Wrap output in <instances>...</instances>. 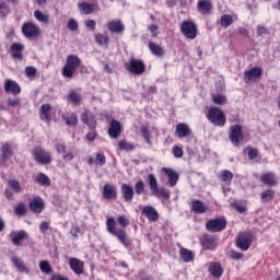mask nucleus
I'll use <instances>...</instances> for the list:
<instances>
[{"mask_svg": "<svg viewBox=\"0 0 280 280\" xmlns=\"http://www.w3.org/2000/svg\"><path fill=\"white\" fill-rule=\"evenodd\" d=\"M117 229V221H115V218L110 217L106 220V231L109 233V235H113L118 240V242L125 246V248H130L132 246V241L128 238V234H126V230L124 229Z\"/></svg>", "mask_w": 280, "mask_h": 280, "instance_id": "obj_1", "label": "nucleus"}, {"mask_svg": "<svg viewBox=\"0 0 280 280\" xmlns=\"http://www.w3.org/2000/svg\"><path fill=\"white\" fill-rule=\"evenodd\" d=\"M82 65V60L78 55H70L66 58V65L62 68V75L63 78H68V80H71L73 75H75V71L80 69V66Z\"/></svg>", "mask_w": 280, "mask_h": 280, "instance_id": "obj_2", "label": "nucleus"}, {"mask_svg": "<svg viewBox=\"0 0 280 280\" xmlns=\"http://www.w3.org/2000/svg\"><path fill=\"white\" fill-rule=\"evenodd\" d=\"M149 187L151 195L155 198H164V200H170L172 192L167 188H159V180L154 174H149Z\"/></svg>", "mask_w": 280, "mask_h": 280, "instance_id": "obj_3", "label": "nucleus"}, {"mask_svg": "<svg viewBox=\"0 0 280 280\" xmlns=\"http://www.w3.org/2000/svg\"><path fill=\"white\" fill-rule=\"evenodd\" d=\"M207 119L210 124L218 126L219 128H224V126H226V114L219 107H211L208 110Z\"/></svg>", "mask_w": 280, "mask_h": 280, "instance_id": "obj_4", "label": "nucleus"}, {"mask_svg": "<svg viewBox=\"0 0 280 280\" xmlns=\"http://www.w3.org/2000/svg\"><path fill=\"white\" fill-rule=\"evenodd\" d=\"M182 34L189 40H194L198 36V25L194 21L186 20L180 26Z\"/></svg>", "mask_w": 280, "mask_h": 280, "instance_id": "obj_5", "label": "nucleus"}, {"mask_svg": "<svg viewBox=\"0 0 280 280\" xmlns=\"http://www.w3.org/2000/svg\"><path fill=\"white\" fill-rule=\"evenodd\" d=\"M229 139L235 148H240L242 141H244V131L242 130V125H234L230 127Z\"/></svg>", "mask_w": 280, "mask_h": 280, "instance_id": "obj_6", "label": "nucleus"}, {"mask_svg": "<svg viewBox=\"0 0 280 280\" xmlns=\"http://www.w3.org/2000/svg\"><path fill=\"white\" fill-rule=\"evenodd\" d=\"M33 156L39 165H49L54 161L51 153L43 148H35L33 150Z\"/></svg>", "mask_w": 280, "mask_h": 280, "instance_id": "obj_7", "label": "nucleus"}, {"mask_svg": "<svg viewBox=\"0 0 280 280\" xmlns=\"http://www.w3.org/2000/svg\"><path fill=\"white\" fill-rule=\"evenodd\" d=\"M206 229L209 231V233H220L226 229V219H211L206 223Z\"/></svg>", "mask_w": 280, "mask_h": 280, "instance_id": "obj_8", "label": "nucleus"}, {"mask_svg": "<svg viewBox=\"0 0 280 280\" xmlns=\"http://www.w3.org/2000/svg\"><path fill=\"white\" fill-rule=\"evenodd\" d=\"M126 69L129 73H132V75H141L145 73V63L143 60L131 59Z\"/></svg>", "mask_w": 280, "mask_h": 280, "instance_id": "obj_9", "label": "nucleus"}, {"mask_svg": "<svg viewBox=\"0 0 280 280\" xmlns=\"http://www.w3.org/2000/svg\"><path fill=\"white\" fill-rule=\"evenodd\" d=\"M22 34L26 38H34L40 34V28L32 22H26L22 25Z\"/></svg>", "mask_w": 280, "mask_h": 280, "instance_id": "obj_10", "label": "nucleus"}, {"mask_svg": "<svg viewBox=\"0 0 280 280\" xmlns=\"http://www.w3.org/2000/svg\"><path fill=\"white\" fill-rule=\"evenodd\" d=\"M250 244H253V235L250 233H241L236 241V246L241 250H248L250 248Z\"/></svg>", "mask_w": 280, "mask_h": 280, "instance_id": "obj_11", "label": "nucleus"}, {"mask_svg": "<svg viewBox=\"0 0 280 280\" xmlns=\"http://www.w3.org/2000/svg\"><path fill=\"white\" fill-rule=\"evenodd\" d=\"M200 244L206 250H215L218 248V237L206 234L201 237Z\"/></svg>", "mask_w": 280, "mask_h": 280, "instance_id": "obj_12", "label": "nucleus"}, {"mask_svg": "<svg viewBox=\"0 0 280 280\" xmlns=\"http://www.w3.org/2000/svg\"><path fill=\"white\" fill-rule=\"evenodd\" d=\"M10 237L11 244H13V246H23V241L27 240V237H30V234H27L25 230H20L18 232H11Z\"/></svg>", "mask_w": 280, "mask_h": 280, "instance_id": "obj_13", "label": "nucleus"}, {"mask_svg": "<svg viewBox=\"0 0 280 280\" xmlns=\"http://www.w3.org/2000/svg\"><path fill=\"white\" fill-rule=\"evenodd\" d=\"M28 208L32 213H43L45 211V201L40 197H34L28 203Z\"/></svg>", "mask_w": 280, "mask_h": 280, "instance_id": "obj_14", "label": "nucleus"}, {"mask_svg": "<svg viewBox=\"0 0 280 280\" xmlns=\"http://www.w3.org/2000/svg\"><path fill=\"white\" fill-rule=\"evenodd\" d=\"M103 198H105V200H117V187L106 183L103 187Z\"/></svg>", "mask_w": 280, "mask_h": 280, "instance_id": "obj_15", "label": "nucleus"}, {"mask_svg": "<svg viewBox=\"0 0 280 280\" xmlns=\"http://www.w3.org/2000/svg\"><path fill=\"white\" fill-rule=\"evenodd\" d=\"M261 68H252L244 73L245 82H257L261 79Z\"/></svg>", "mask_w": 280, "mask_h": 280, "instance_id": "obj_16", "label": "nucleus"}, {"mask_svg": "<svg viewBox=\"0 0 280 280\" xmlns=\"http://www.w3.org/2000/svg\"><path fill=\"white\" fill-rule=\"evenodd\" d=\"M81 121L85 126H89L92 130L97 127V120H95V115L89 113V110H85L81 114Z\"/></svg>", "mask_w": 280, "mask_h": 280, "instance_id": "obj_17", "label": "nucleus"}, {"mask_svg": "<svg viewBox=\"0 0 280 280\" xmlns=\"http://www.w3.org/2000/svg\"><path fill=\"white\" fill-rule=\"evenodd\" d=\"M108 30L112 32V34H124L126 30V25H124V22L121 20H113L107 23Z\"/></svg>", "mask_w": 280, "mask_h": 280, "instance_id": "obj_18", "label": "nucleus"}, {"mask_svg": "<svg viewBox=\"0 0 280 280\" xmlns=\"http://www.w3.org/2000/svg\"><path fill=\"white\" fill-rule=\"evenodd\" d=\"M4 91L5 93H11L12 95H19L21 93V85H19L16 81L8 79L4 82Z\"/></svg>", "mask_w": 280, "mask_h": 280, "instance_id": "obj_19", "label": "nucleus"}, {"mask_svg": "<svg viewBox=\"0 0 280 280\" xmlns=\"http://www.w3.org/2000/svg\"><path fill=\"white\" fill-rule=\"evenodd\" d=\"M142 215H145L150 222H156L159 220V211L152 206H144L141 210Z\"/></svg>", "mask_w": 280, "mask_h": 280, "instance_id": "obj_20", "label": "nucleus"}, {"mask_svg": "<svg viewBox=\"0 0 280 280\" xmlns=\"http://www.w3.org/2000/svg\"><path fill=\"white\" fill-rule=\"evenodd\" d=\"M10 49L13 60H23V50L25 49V46H23V44L13 43Z\"/></svg>", "mask_w": 280, "mask_h": 280, "instance_id": "obj_21", "label": "nucleus"}, {"mask_svg": "<svg viewBox=\"0 0 280 280\" xmlns=\"http://www.w3.org/2000/svg\"><path fill=\"white\" fill-rule=\"evenodd\" d=\"M107 132L112 139H118L121 135V122L119 120H112Z\"/></svg>", "mask_w": 280, "mask_h": 280, "instance_id": "obj_22", "label": "nucleus"}, {"mask_svg": "<svg viewBox=\"0 0 280 280\" xmlns=\"http://www.w3.org/2000/svg\"><path fill=\"white\" fill-rule=\"evenodd\" d=\"M39 119L49 124L51 121V104L45 103L39 109Z\"/></svg>", "mask_w": 280, "mask_h": 280, "instance_id": "obj_23", "label": "nucleus"}, {"mask_svg": "<svg viewBox=\"0 0 280 280\" xmlns=\"http://www.w3.org/2000/svg\"><path fill=\"white\" fill-rule=\"evenodd\" d=\"M11 261H12L14 268H16L18 272H22L24 275H30V268H27V266H25V262L23 261V259L19 258V256H12Z\"/></svg>", "mask_w": 280, "mask_h": 280, "instance_id": "obj_24", "label": "nucleus"}, {"mask_svg": "<svg viewBox=\"0 0 280 280\" xmlns=\"http://www.w3.org/2000/svg\"><path fill=\"white\" fill-rule=\"evenodd\" d=\"M260 180L264 185H268V187H275L279 179H277V175L272 172L265 173L260 176Z\"/></svg>", "mask_w": 280, "mask_h": 280, "instance_id": "obj_25", "label": "nucleus"}, {"mask_svg": "<svg viewBox=\"0 0 280 280\" xmlns=\"http://www.w3.org/2000/svg\"><path fill=\"white\" fill-rule=\"evenodd\" d=\"M162 172H164L165 175L167 176L170 187H176L179 178L178 173H176V171L172 168H166V167H163Z\"/></svg>", "mask_w": 280, "mask_h": 280, "instance_id": "obj_26", "label": "nucleus"}, {"mask_svg": "<svg viewBox=\"0 0 280 280\" xmlns=\"http://www.w3.org/2000/svg\"><path fill=\"white\" fill-rule=\"evenodd\" d=\"M70 268L74 275H84V262L78 258H70Z\"/></svg>", "mask_w": 280, "mask_h": 280, "instance_id": "obj_27", "label": "nucleus"}, {"mask_svg": "<svg viewBox=\"0 0 280 280\" xmlns=\"http://www.w3.org/2000/svg\"><path fill=\"white\" fill-rule=\"evenodd\" d=\"M121 194L125 202H132V198H135V188L128 184H122Z\"/></svg>", "mask_w": 280, "mask_h": 280, "instance_id": "obj_28", "label": "nucleus"}, {"mask_svg": "<svg viewBox=\"0 0 280 280\" xmlns=\"http://www.w3.org/2000/svg\"><path fill=\"white\" fill-rule=\"evenodd\" d=\"M209 272L215 278H220L222 275H224V270L222 269V265H220V262H210Z\"/></svg>", "mask_w": 280, "mask_h": 280, "instance_id": "obj_29", "label": "nucleus"}, {"mask_svg": "<svg viewBox=\"0 0 280 280\" xmlns=\"http://www.w3.org/2000/svg\"><path fill=\"white\" fill-rule=\"evenodd\" d=\"M191 211H194V213H197L198 215H201V213H207V207H205V202L200 200H192Z\"/></svg>", "mask_w": 280, "mask_h": 280, "instance_id": "obj_30", "label": "nucleus"}, {"mask_svg": "<svg viewBox=\"0 0 280 280\" xmlns=\"http://www.w3.org/2000/svg\"><path fill=\"white\" fill-rule=\"evenodd\" d=\"M189 132H191V130L189 129V126L179 122L176 126V133L177 137H179V139H185V137H188Z\"/></svg>", "mask_w": 280, "mask_h": 280, "instance_id": "obj_31", "label": "nucleus"}, {"mask_svg": "<svg viewBox=\"0 0 280 280\" xmlns=\"http://www.w3.org/2000/svg\"><path fill=\"white\" fill-rule=\"evenodd\" d=\"M0 152H1L2 161H8L9 159H12L14 154L12 152V145H10V143L2 144Z\"/></svg>", "mask_w": 280, "mask_h": 280, "instance_id": "obj_32", "label": "nucleus"}, {"mask_svg": "<svg viewBox=\"0 0 280 280\" xmlns=\"http://www.w3.org/2000/svg\"><path fill=\"white\" fill-rule=\"evenodd\" d=\"M197 8L199 12H201V14H207L211 12L212 4L209 0H199L197 3Z\"/></svg>", "mask_w": 280, "mask_h": 280, "instance_id": "obj_33", "label": "nucleus"}, {"mask_svg": "<svg viewBox=\"0 0 280 280\" xmlns=\"http://www.w3.org/2000/svg\"><path fill=\"white\" fill-rule=\"evenodd\" d=\"M243 152L248 156L249 161H257V158L259 156V150L250 145L246 147Z\"/></svg>", "mask_w": 280, "mask_h": 280, "instance_id": "obj_34", "label": "nucleus"}, {"mask_svg": "<svg viewBox=\"0 0 280 280\" xmlns=\"http://www.w3.org/2000/svg\"><path fill=\"white\" fill-rule=\"evenodd\" d=\"M66 126H78V115L75 113L65 114L61 116Z\"/></svg>", "mask_w": 280, "mask_h": 280, "instance_id": "obj_35", "label": "nucleus"}, {"mask_svg": "<svg viewBox=\"0 0 280 280\" xmlns=\"http://www.w3.org/2000/svg\"><path fill=\"white\" fill-rule=\"evenodd\" d=\"M179 257L186 264H189V261H194V254L191 253V250H189L187 248H182L179 250Z\"/></svg>", "mask_w": 280, "mask_h": 280, "instance_id": "obj_36", "label": "nucleus"}, {"mask_svg": "<svg viewBox=\"0 0 280 280\" xmlns=\"http://www.w3.org/2000/svg\"><path fill=\"white\" fill-rule=\"evenodd\" d=\"M260 200L261 202H270L275 200V190L272 189H267L260 194Z\"/></svg>", "mask_w": 280, "mask_h": 280, "instance_id": "obj_37", "label": "nucleus"}, {"mask_svg": "<svg viewBox=\"0 0 280 280\" xmlns=\"http://www.w3.org/2000/svg\"><path fill=\"white\" fill-rule=\"evenodd\" d=\"M36 183L45 187H49V185H51V179H49V176L45 173H38L36 176Z\"/></svg>", "mask_w": 280, "mask_h": 280, "instance_id": "obj_38", "label": "nucleus"}, {"mask_svg": "<svg viewBox=\"0 0 280 280\" xmlns=\"http://www.w3.org/2000/svg\"><path fill=\"white\" fill-rule=\"evenodd\" d=\"M95 43L96 45H103L104 47H108V43H110V37L108 35H103L98 33L95 35Z\"/></svg>", "mask_w": 280, "mask_h": 280, "instance_id": "obj_39", "label": "nucleus"}, {"mask_svg": "<svg viewBox=\"0 0 280 280\" xmlns=\"http://www.w3.org/2000/svg\"><path fill=\"white\" fill-rule=\"evenodd\" d=\"M68 102H71L75 106L82 102V95L77 91H71L68 95Z\"/></svg>", "mask_w": 280, "mask_h": 280, "instance_id": "obj_40", "label": "nucleus"}, {"mask_svg": "<svg viewBox=\"0 0 280 280\" xmlns=\"http://www.w3.org/2000/svg\"><path fill=\"white\" fill-rule=\"evenodd\" d=\"M149 49H150L151 54H153V56H158V57L163 56V48L158 44L150 42Z\"/></svg>", "mask_w": 280, "mask_h": 280, "instance_id": "obj_41", "label": "nucleus"}, {"mask_svg": "<svg viewBox=\"0 0 280 280\" xmlns=\"http://www.w3.org/2000/svg\"><path fill=\"white\" fill-rule=\"evenodd\" d=\"M34 16L39 23H45L46 25L49 23V15L43 13L40 10H35Z\"/></svg>", "mask_w": 280, "mask_h": 280, "instance_id": "obj_42", "label": "nucleus"}, {"mask_svg": "<svg viewBox=\"0 0 280 280\" xmlns=\"http://www.w3.org/2000/svg\"><path fill=\"white\" fill-rule=\"evenodd\" d=\"M220 178L225 185H230L233 180V174L231 173V171L224 170L221 172Z\"/></svg>", "mask_w": 280, "mask_h": 280, "instance_id": "obj_43", "label": "nucleus"}, {"mask_svg": "<svg viewBox=\"0 0 280 280\" xmlns=\"http://www.w3.org/2000/svg\"><path fill=\"white\" fill-rule=\"evenodd\" d=\"M119 150H125L126 152H132L135 150V144L126 140H120L118 142Z\"/></svg>", "mask_w": 280, "mask_h": 280, "instance_id": "obj_44", "label": "nucleus"}, {"mask_svg": "<svg viewBox=\"0 0 280 280\" xmlns=\"http://www.w3.org/2000/svg\"><path fill=\"white\" fill-rule=\"evenodd\" d=\"M220 23L222 27H231L233 25V16L224 14L221 16Z\"/></svg>", "mask_w": 280, "mask_h": 280, "instance_id": "obj_45", "label": "nucleus"}, {"mask_svg": "<svg viewBox=\"0 0 280 280\" xmlns=\"http://www.w3.org/2000/svg\"><path fill=\"white\" fill-rule=\"evenodd\" d=\"M135 191H136L137 196H141L142 194H144L145 192V182H143L142 179H139L135 184Z\"/></svg>", "mask_w": 280, "mask_h": 280, "instance_id": "obj_46", "label": "nucleus"}, {"mask_svg": "<svg viewBox=\"0 0 280 280\" xmlns=\"http://www.w3.org/2000/svg\"><path fill=\"white\" fill-rule=\"evenodd\" d=\"M39 268H40L42 272H45V275H51V272H54L51 265H49V261H47V260H42L39 262Z\"/></svg>", "mask_w": 280, "mask_h": 280, "instance_id": "obj_47", "label": "nucleus"}, {"mask_svg": "<svg viewBox=\"0 0 280 280\" xmlns=\"http://www.w3.org/2000/svg\"><path fill=\"white\" fill-rule=\"evenodd\" d=\"M8 187L12 189L15 194H21V184L16 179H9Z\"/></svg>", "mask_w": 280, "mask_h": 280, "instance_id": "obj_48", "label": "nucleus"}, {"mask_svg": "<svg viewBox=\"0 0 280 280\" xmlns=\"http://www.w3.org/2000/svg\"><path fill=\"white\" fill-rule=\"evenodd\" d=\"M140 132H141L145 143H148L149 145H152V140L150 139L151 138L150 129H148V127H145V126H142L140 128Z\"/></svg>", "mask_w": 280, "mask_h": 280, "instance_id": "obj_49", "label": "nucleus"}, {"mask_svg": "<svg viewBox=\"0 0 280 280\" xmlns=\"http://www.w3.org/2000/svg\"><path fill=\"white\" fill-rule=\"evenodd\" d=\"M8 14H10V5L3 1H0V19H5Z\"/></svg>", "mask_w": 280, "mask_h": 280, "instance_id": "obj_50", "label": "nucleus"}, {"mask_svg": "<svg viewBox=\"0 0 280 280\" xmlns=\"http://www.w3.org/2000/svg\"><path fill=\"white\" fill-rule=\"evenodd\" d=\"M14 213L15 215H19V217L25 215L27 213V206H25V203H19L14 208Z\"/></svg>", "mask_w": 280, "mask_h": 280, "instance_id": "obj_51", "label": "nucleus"}, {"mask_svg": "<svg viewBox=\"0 0 280 280\" xmlns=\"http://www.w3.org/2000/svg\"><path fill=\"white\" fill-rule=\"evenodd\" d=\"M212 102L219 106L226 104V96L224 94H214L212 95Z\"/></svg>", "mask_w": 280, "mask_h": 280, "instance_id": "obj_52", "label": "nucleus"}, {"mask_svg": "<svg viewBox=\"0 0 280 280\" xmlns=\"http://www.w3.org/2000/svg\"><path fill=\"white\" fill-rule=\"evenodd\" d=\"M79 10L85 14H93V4H89L86 2H82L79 4Z\"/></svg>", "mask_w": 280, "mask_h": 280, "instance_id": "obj_53", "label": "nucleus"}, {"mask_svg": "<svg viewBox=\"0 0 280 280\" xmlns=\"http://www.w3.org/2000/svg\"><path fill=\"white\" fill-rule=\"evenodd\" d=\"M37 73H38V70L36 69V67L28 66L25 68L26 78H36Z\"/></svg>", "mask_w": 280, "mask_h": 280, "instance_id": "obj_54", "label": "nucleus"}, {"mask_svg": "<svg viewBox=\"0 0 280 280\" xmlns=\"http://www.w3.org/2000/svg\"><path fill=\"white\" fill-rule=\"evenodd\" d=\"M117 222L122 229H127V226L130 224V220L127 219L126 215H119L117 218Z\"/></svg>", "mask_w": 280, "mask_h": 280, "instance_id": "obj_55", "label": "nucleus"}, {"mask_svg": "<svg viewBox=\"0 0 280 280\" xmlns=\"http://www.w3.org/2000/svg\"><path fill=\"white\" fill-rule=\"evenodd\" d=\"M78 27H80V25L78 24V21H75V19H70L68 21L67 28L70 32H75L78 30Z\"/></svg>", "mask_w": 280, "mask_h": 280, "instance_id": "obj_56", "label": "nucleus"}, {"mask_svg": "<svg viewBox=\"0 0 280 280\" xmlns=\"http://www.w3.org/2000/svg\"><path fill=\"white\" fill-rule=\"evenodd\" d=\"M96 165H100L101 167L106 165V155L102 153H96V160H95Z\"/></svg>", "mask_w": 280, "mask_h": 280, "instance_id": "obj_57", "label": "nucleus"}, {"mask_svg": "<svg viewBox=\"0 0 280 280\" xmlns=\"http://www.w3.org/2000/svg\"><path fill=\"white\" fill-rule=\"evenodd\" d=\"M229 255L231 259H235L236 261H240V259H243L244 257V254L235 250H230Z\"/></svg>", "mask_w": 280, "mask_h": 280, "instance_id": "obj_58", "label": "nucleus"}, {"mask_svg": "<svg viewBox=\"0 0 280 280\" xmlns=\"http://www.w3.org/2000/svg\"><path fill=\"white\" fill-rule=\"evenodd\" d=\"M173 155L175 159H183V149L178 145L173 147Z\"/></svg>", "mask_w": 280, "mask_h": 280, "instance_id": "obj_59", "label": "nucleus"}, {"mask_svg": "<svg viewBox=\"0 0 280 280\" xmlns=\"http://www.w3.org/2000/svg\"><path fill=\"white\" fill-rule=\"evenodd\" d=\"M233 209H235L238 213H245L246 212V207L240 205V202L234 201L232 202Z\"/></svg>", "mask_w": 280, "mask_h": 280, "instance_id": "obj_60", "label": "nucleus"}, {"mask_svg": "<svg viewBox=\"0 0 280 280\" xmlns=\"http://www.w3.org/2000/svg\"><path fill=\"white\" fill-rule=\"evenodd\" d=\"M7 104L8 106H10L11 108H16V106H19L21 104V98H15V100H12V98H9L7 101Z\"/></svg>", "mask_w": 280, "mask_h": 280, "instance_id": "obj_61", "label": "nucleus"}, {"mask_svg": "<svg viewBox=\"0 0 280 280\" xmlns=\"http://www.w3.org/2000/svg\"><path fill=\"white\" fill-rule=\"evenodd\" d=\"M270 34V31L264 26H258L257 27V36H268Z\"/></svg>", "mask_w": 280, "mask_h": 280, "instance_id": "obj_62", "label": "nucleus"}, {"mask_svg": "<svg viewBox=\"0 0 280 280\" xmlns=\"http://www.w3.org/2000/svg\"><path fill=\"white\" fill-rule=\"evenodd\" d=\"M95 25H97V23L94 20L85 21V27H88V30H91L92 32H95Z\"/></svg>", "mask_w": 280, "mask_h": 280, "instance_id": "obj_63", "label": "nucleus"}, {"mask_svg": "<svg viewBox=\"0 0 280 280\" xmlns=\"http://www.w3.org/2000/svg\"><path fill=\"white\" fill-rule=\"evenodd\" d=\"M149 31L151 32L153 37L159 36V25H156V24L150 25Z\"/></svg>", "mask_w": 280, "mask_h": 280, "instance_id": "obj_64", "label": "nucleus"}]
</instances>
